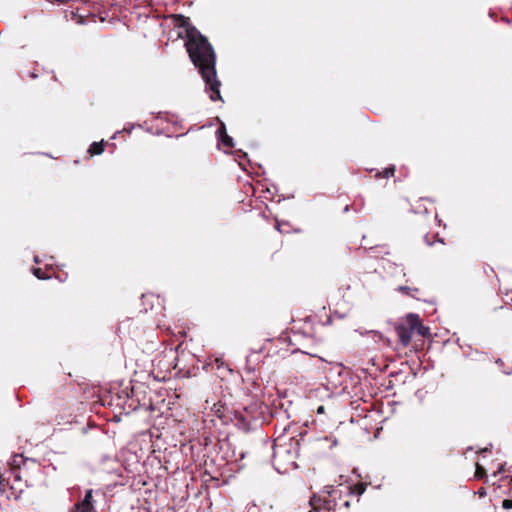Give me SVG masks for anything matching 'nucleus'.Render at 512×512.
<instances>
[{"instance_id":"11","label":"nucleus","mask_w":512,"mask_h":512,"mask_svg":"<svg viewBox=\"0 0 512 512\" xmlns=\"http://www.w3.org/2000/svg\"><path fill=\"white\" fill-rule=\"evenodd\" d=\"M219 140L221 141V143L226 146L227 148H233L234 147V142H233V138L230 137L228 134H225V135H222Z\"/></svg>"},{"instance_id":"8","label":"nucleus","mask_w":512,"mask_h":512,"mask_svg":"<svg viewBox=\"0 0 512 512\" xmlns=\"http://www.w3.org/2000/svg\"><path fill=\"white\" fill-rule=\"evenodd\" d=\"M104 151V142L103 141H100V142H93L89 149H88V153L91 155V156H94V155H100L102 154Z\"/></svg>"},{"instance_id":"6","label":"nucleus","mask_w":512,"mask_h":512,"mask_svg":"<svg viewBox=\"0 0 512 512\" xmlns=\"http://www.w3.org/2000/svg\"><path fill=\"white\" fill-rule=\"evenodd\" d=\"M172 19L174 26L183 30L178 32V37L183 38L184 40L187 39L188 30L190 28H195L193 25H191L189 18L181 14H175L172 15Z\"/></svg>"},{"instance_id":"13","label":"nucleus","mask_w":512,"mask_h":512,"mask_svg":"<svg viewBox=\"0 0 512 512\" xmlns=\"http://www.w3.org/2000/svg\"><path fill=\"white\" fill-rule=\"evenodd\" d=\"M32 272L38 279L45 280L49 278L41 268H33Z\"/></svg>"},{"instance_id":"12","label":"nucleus","mask_w":512,"mask_h":512,"mask_svg":"<svg viewBox=\"0 0 512 512\" xmlns=\"http://www.w3.org/2000/svg\"><path fill=\"white\" fill-rule=\"evenodd\" d=\"M486 477V470L483 466L480 464H476V471H475V478L476 479H483Z\"/></svg>"},{"instance_id":"22","label":"nucleus","mask_w":512,"mask_h":512,"mask_svg":"<svg viewBox=\"0 0 512 512\" xmlns=\"http://www.w3.org/2000/svg\"><path fill=\"white\" fill-rule=\"evenodd\" d=\"M496 364H498V365H503V361H502L501 359H497V360H496Z\"/></svg>"},{"instance_id":"1","label":"nucleus","mask_w":512,"mask_h":512,"mask_svg":"<svg viewBox=\"0 0 512 512\" xmlns=\"http://www.w3.org/2000/svg\"><path fill=\"white\" fill-rule=\"evenodd\" d=\"M184 45L191 62L198 68L205 82L210 99L212 101L222 100L221 82L217 78L216 72V53L208 39L197 28H190Z\"/></svg>"},{"instance_id":"18","label":"nucleus","mask_w":512,"mask_h":512,"mask_svg":"<svg viewBox=\"0 0 512 512\" xmlns=\"http://www.w3.org/2000/svg\"><path fill=\"white\" fill-rule=\"evenodd\" d=\"M73 20H75L77 24H83L85 21L83 16L75 14H73Z\"/></svg>"},{"instance_id":"17","label":"nucleus","mask_w":512,"mask_h":512,"mask_svg":"<svg viewBox=\"0 0 512 512\" xmlns=\"http://www.w3.org/2000/svg\"><path fill=\"white\" fill-rule=\"evenodd\" d=\"M217 133H218V135H219V138H220L222 135L227 134V132H226V126H225V124H224V123H221V124H220V126H219V128H218V130H217Z\"/></svg>"},{"instance_id":"7","label":"nucleus","mask_w":512,"mask_h":512,"mask_svg":"<svg viewBox=\"0 0 512 512\" xmlns=\"http://www.w3.org/2000/svg\"><path fill=\"white\" fill-rule=\"evenodd\" d=\"M314 356L305 352H301L298 354L297 358H295V365L298 372H308L313 367L312 363Z\"/></svg>"},{"instance_id":"24","label":"nucleus","mask_w":512,"mask_h":512,"mask_svg":"<svg viewBox=\"0 0 512 512\" xmlns=\"http://www.w3.org/2000/svg\"><path fill=\"white\" fill-rule=\"evenodd\" d=\"M18 456H15V458H17ZM20 458H22V456H19ZM13 462H16V459H13Z\"/></svg>"},{"instance_id":"4","label":"nucleus","mask_w":512,"mask_h":512,"mask_svg":"<svg viewBox=\"0 0 512 512\" xmlns=\"http://www.w3.org/2000/svg\"><path fill=\"white\" fill-rule=\"evenodd\" d=\"M394 330L399 343L404 348L410 345L413 333H417L421 337L429 335V328L422 324L419 315L413 313L408 314L402 322L395 326Z\"/></svg>"},{"instance_id":"15","label":"nucleus","mask_w":512,"mask_h":512,"mask_svg":"<svg viewBox=\"0 0 512 512\" xmlns=\"http://www.w3.org/2000/svg\"><path fill=\"white\" fill-rule=\"evenodd\" d=\"M214 409H215V414L220 418V419H224L225 418V415H224V411H225V407L222 406V405H214Z\"/></svg>"},{"instance_id":"10","label":"nucleus","mask_w":512,"mask_h":512,"mask_svg":"<svg viewBox=\"0 0 512 512\" xmlns=\"http://www.w3.org/2000/svg\"><path fill=\"white\" fill-rule=\"evenodd\" d=\"M395 166L394 165H390L389 167L385 168L382 172H378L375 177L376 178H379V177H383V178H389V177H392L394 176V173H395Z\"/></svg>"},{"instance_id":"20","label":"nucleus","mask_w":512,"mask_h":512,"mask_svg":"<svg viewBox=\"0 0 512 512\" xmlns=\"http://www.w3.org/2000/svg\"><path fill=\"white\" fill-rule=\"evenodd\" d=\"M324 411H325L324 406H319V407L317 408V413H318V414H323V413H324Z\"/></svg>"},{"instance_id":"2","label":"nucleus","mask_w":512,"mask_h":512,"mask_svg":"<svg viewBox=\"0 0 512 512\" xmlns=\"http://www.w3.org/2000/svg\"><path fill=\"white\" fill-rule=\"evenodd\" d=\"M299 442L290 438L288 443H277L273 445L272 464L279 473H286L297 467Z\"/></svg>"},{"instance_id":"14","label":"nucleus","mask_w":512,"mask_h":512,"mask_svg":"<svg viewBox=\"0 0 512 512\" xmlns=\"http://www.w3.org/2000/svg\"><path fill=\"white\" fill-rule=\"evenodd\" d=\"M365 485L363 483H357L353 486L352 492L357 495H361L365 491Z\"/></svg>"},{"instance_id":"9","label":"nucleus","mask_w":512,"mask_h":512,"mask_svg":"<svg viewBox=\"0 0 512 512\" xmlns=\"http://www.w3.org/2000/svg\"><path fill=\"white\" fill-rule=\"evenodd\" d=\"M398 291L408 295V296H411V297H414L416 298L417 297V294L419 293V289L418 288H412V287H409V286H399L398 287Z\"/></svg>"},{"instance_id":"21","label":"nucleus","mask_w":512,"mask_h":512,"mask_svg":"<svg viewBox=\"0 0 512 512\" xmlns=\"http://www.w3.org/2000/svg\"><path fill=\"white\" fill-rule=\"evenodd\" d=\"M51 2H58V3H62V4H65V3H68L69 0H50Z\"/></svg>"},{"instance_id":"23","label":"nucleus","mask_w":512,"mask_h":512,"mask_svg":"<svg viewBox=\"0 0 512 512\" xmlns=\"http://www.w3.org/2000/svg\"><path fill=\"white\" fill-rule=\"evenodd\" d=\"M425 240L427 241V244H428V245H431V242H429V241L427 240V236H425Z\"/></svg>"},{"instance_id":"3","label":"nucleus","mask_w":512,"mask_h":512,"mask_svg":"<svg viewBox=\"0 0 512 512\" xmlns=\"http://www.w3.org/2000/svg\"><path fill=\"white\" fill-rule=\"evenodd\" d=\"M310 506L314 512H336L341 507L348 508L350 503L342 498V491L337 487H325L318 496L310 499Z\"/></svg>"},{"instance_id":"5","label":"nucleus","mask_w":512,"mask_h":512,"mask_svg":"<svg viewBox=\"0 0 512 512\" xmlns=\"http://www.w3.org/2000/svg\"><path fill=\"white\" fill-rule=\"evenodd\" d=\"M72 512H97L95 510V500L93 498L92 489L86 490L83 500L74 504Z\"/></svg>"},{"instance_id":"19","label":"nucleus","mask_w":512,"mask_h":512,"mask_svg":"<svg viewBox=\"0 0 512 512\" xmlns=\"http://www.w3.org/2000/svg\"><path fill=\"white\" fill-rule=\"evenodd\" d=\"M477 494L479 495V497H485L486 494H487L486 493V489L483 488V487L479 488L478 491H477Z\"/></svg>"},{"instance_id":"16","label":"nucleus","mask_w":512,"mask_h":512,"mask_svg":"<svg viewBox=\"0 0 512 512\" xmlns=\"http://www.w3.org/2000/svg\"><path fill=\"white\" fill-rule=\"evenodd\" d=\"M502 507L505 510L512 509V499H504L502 502Z\"/></svg>"}]
</instances>
